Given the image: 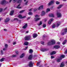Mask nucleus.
Masks as SVG:
<instances>
[{"label":"nucleus","instance_id":"1","mask_svg":"<svg viewBox=\"0 0 67 67\" xmlns=\"http://www.w3.org/2000/svg\"><path fill=\"white\" fill-rule=\"evenodd\" d=\"M67 32V28L63 29L61 32V34L62 35H64V34H66Z\"/></svg>","mask_w":67,"mask_h":67},{"label":"nucleus","instance_id":"2","mask_svg":"<svg viewBox=\"0 0 67 67\" xmlns=\"http://www.w3.org/2000/svg\"><path fill=\"white\" fill-rule=\"evenodd\" d=\"M55 44V41L54 40H52L49 41L47 43L48 45H54Z\"/></svg>","mask_w":67,"mask_h":67},{"label":"nucleus","instance_id":"3","mask_svg":"<svg viewBox=\"0 0 67 67\" xmlns=\"http://www.w3.org/2000/svg\"><path fill=\"white\" fill-rule=\"evenodd\" d=\"M31 36H26L25 37V39L26 41H28V40H31Z\"/></svg>","mask_w":67,"mask_h":67},{"label":"nucleus","instance_id":"4","mask_svg":"<svg viewBox=\"0 0 67 67\" xmlns=\"http://www.w3.org/2000/svg\"><path fill=\"white\" fill-rule=\"evenodd\" d=\"M57 15L58 18H60L62 17V14L60 12H57Z\"/></svg>","mask_w":67,"mask_h":67},{"label":"nucleus","instance_id":"5","mask_svg":"<svg viewBox=\"0 0 67 67\" xmlns=\"http://www.w3.org/2000/svg\"><path fill=\"white\" fill-rule=\"evenodd\" d=\"M18 18H20V19H23V18H26V16H22L21 15H19L18 16Z\"/></svg>","mask_w":67,"mask_h":67},{"label":"nucleus","instance_id":"6","mask_svg":"<svg viewBox=\"0 0 67 67\" xmlns=\"http://www.w3.org/2000/svg\"><path fill=\"white\" fill-rule=\"evenodd\" d=\"M54 1H51L49 3H48V5H52V4L54 3Z\"/></svg>","mask_w":67,"mask_h":67},{"label":"nucleus","instance_id":"7","mask_svg":"<svg viewBox=\"0 0 67 67\" xmlns=\"http://www.w3.org/2000/svg\"><path fill=\"white\" fill-rule=\"evenodd\" d=\"M60 25V22L59 21L56 24V27H58Z\"/></svg>","mask_w":67,"mask_h":67},{"label":"nucleus","instance_id":"8","mask_svg":"<svg viewBox=\"0 0 67 67\" xmlns=\"http://www.w3.org/2000/svg\"><path fill=\"white\" fill-rule=\"evenodd\" d=\"M32 57L33 55H30L28 58V59H29V60H32Z\"/></svg>","mask_w":67,"mask_h":67},{"label":"nucleus","instance_id":"9","mask_svg":"<svg viewBox=\"0 0 67 67\" xmlns=\"http://www.w3.org/2000/svg\"><path fill=\"white\" fill-rule=\"evenodd\" d=\"M6 2V1L5 0H3L1 1V4H2L3 5L4 3H5Z\"/></svg>","mask_w":67,"mask_h":67},{"label":"nucleus","instance_id":"10","mask_svg":"<svg viewBox=\"0 0 67 67\" xmlns=\"http://www.w3.org/2000/svg\"><path fill=\"white\" fill-rule=\"evenodd\" d=\"M10 18H7L5 20L4 22L5 23L8 22L10 21Z\"/></svg>","mask_w":67,"mask_h":67},{"label":"nucleus","instance_id":"11","mask_svg":"<svg viewBox=\"0 0 67 67\" xmlns=\"http://www.w3.org/2000/svg\"><path fill=\"white\" fill-rule=\"evenodd\" d=\"M29 66L30 67H33V64H32V62H30L29 63Z\"/></svg>","mask_w":67,"mask_h":67},{"label":"nucleus","instance_id":"12","mask_svg":"<svg viewBox=\"0 0 67 67\" xmlns=\"http://www.w3.org/2000/svg\"><path fill=\"white\" fill-rule=\"evenodd\" d=\"M64 66H65V63L64 62H63L61 63L60 67H63Z\"/></svg>","mask_w":67,"mask_h":67},{"label":"nucleus","instance_id":"13","mask_svg":"<svg viewBox=\"0 0 67 67\" xmlns=\"http://www.w3.org/2000/svg\"><path fill=\"white\" fill-rule=\"evenodd\" d=\"M25 25H24V26L23 27V29H25L27 27V24H25Z\"/></svg>","mask_w":67,"mask_h":67},{"label":"nucleus","instance_id":"14","mask_svg":"<svg viewBox=\"0 0 67 67\" xmlns=\"http://www.w3.org/2000/svg\"><path fill=\"white\" fill-rule=\"evenodd\" d=\"M41 50L42 52H44L46 51H47V49L43 48L41 49Z\"/></svg>","mask_w":67,"mask_h":67},{"label":"nucleus","instance_id":"15","mask_svg":"<svg viewBox=\"0 0 67 67\" xmlns=\"http://www.w3.org/2000/svg\"><path fill=\"white\" fill-rule=\"evenodd\" d=\"M54 48H57V49H58V48H59V47H60V46H54Z\"/></svg>","mask_w":67,"mask_h":67},{"label":"nucleus","instance_id":"16","mask_svg":"<svg viewBox=\"0 0 67 67\" xmlns=\"http://www.w3.org/2000/svg\"><path fill=\"white\" fill-rule=\"evenodd\" d=\"M43 9V5H42L39 7L38 9L40 10H41V9Z\"/></svg>","mask_w":67,"mask_h":67},{"label":"nucleus","instance_id":"17","mask_svg":"<svg viewBox=\"0 0 67 67\" xmlns=\"http://www.w3.org/2000/svg\"><path fill=\"white\" fill-rule=\"evenodd\" d=\"M56 53V52L55 51H53L52 52H51L50 54L51 55H54V54H55Z\"/></svg>","mask_w":67,"mask_h":67},{"label":"nucleus","instance_id":"18","mask_svg":"<svg viewBox=\"0 0 67 67\" xmlns=\"http://www.w3.org/2000/svg\"><path fill=\"white\" fill-rule=\"evenodd\" d=\"M40 20V18H37L36 17L35 18V21H38V20Z\"/></svg>","mask_w":67,"mask_h":67},{"label":"nucleus","instance_id":"19","mask_svg":"<svg viewBox=\"0 0 67 67\" xmlns=\"http://www.w3.org/2000/svg\"><path fill=\"white\" fill-rule=\"evenodd\" d=\"M25 56V54L23 53L20 56V58H23Z\"/></svg>","mask_w":67,"mask_h":67},{"label":"nucleus","instance_id":"20","mask_svg":"<svg viewBox=\"0 0 67 67\" xmlns=\"http://www.w3.org/2000/svg\"><path fill=\"white\" fill-rule=\"evenodd\" d=\"M14 13V10H13L11 11L10 12V15H12L13 14V13Z\"/></svg>","mask_w":67,"mask_h":67},{"label":"nucleus","instance_id":"21","mask_svg":"<svg viewBox=\"0 0 67 67\" xmlns=\"http://www.w3.org/2000/svg\"><path fill=\"white\" fill-rule=\"evenodd\" d=\"M49 16L50 17H54V15L53 14H49Z\"/></svg>","mask_w":67,"mask_h":67},{"label":"nucleus","instance_id":"22","mask_svg":"<svg viewBox=\"0 0 67 67\" xmlns=\"http://www.w3.org/2000/svg\"><path fill=\"white\" fill-rule=\"evenodd\" d=\"M37 36V35L36 34H34L33 35V37H34V38H36V37Z\"/></svg>","mask_w":67,"mask_h":67},{"label":"nucleus","instance_id":"23","mask_svg":"<svg viewBox=\"0 0 67 67\" xmlns=\"http://www.w3.org/2000/svg\"><path fill=\"white\" fill-rule=\"evenodd\" d=\"M62 6H63V5H60L57 7V9H60V8L62 7Z\"/></svg>","mask_w":67,"mask_h":67},{"label":"nucleus","instance_id":"24","mask_svg":"<svg viewBox=\"0 0 67 67\" xmlns=\"http://www.w3.org/2000/svg\"><path fill=\"white\" fill-rule=\"evenodd\" d=\"M24 44L25 45L27 46L28 45V44H29V42L26 41L24 43Z\"/></svg>","mask_w":67,"mask_h":67},{"label":"nucleus","instance_id":"25","mask_svg":"<svg viewBox=\"0 0 67 67\" xmlns=\"http://www.w3.org/2000/svg\"><path fill=\"white\" fill-rule=\"evenodd\" d=\"M22 1V0H18L17 2L18 3H21Z\"/></svg>","mask_w":67,"mask_h":67},{"label":"nucleus","instance_id":"26","mask_svg":"<svg viewBox=\"0 0 67 67\" xmlns=\"http://www.w3.org/2000/svg\"><path fill=\"white\" fill-rule=\"evenodd\" d=\"M62 60V58H60L57 59V62L59 63V62L60 61V60Z\"/></svg>","mask_w":67,"mask_h":67},{"label":"nucleus","instance_id":"27","mask_svg":"<svg viewBox=\"0 0 67 67\" xmlns=\"http://www.w3.org/2000/svg\"><path fill=\"white\" fill-rule=\"evenodd\" d=\"M14 21H21V20H19V19H18L17 18H14Z\"/></svg>","mask_w":67,"mask_h":67},{"label":"nucleus","instance_id":"28","mask_svg":"<svg viewBox=\"0 0 67 67\" xmlns=\"http://www.w3.org/2000/svg\"><path fill=\"white\" fill-rule=\"evenodd\" d=\"M66 42H67V40H65L64 42H63V45H65Z\"/></svg>","mask_w":67,"mask_h":67},{"label":"nucleus","instance_id":"29","mask_svg":"<svg viewBox=\"0 0 67 67\" xmlns=\"http://www.w3.org/2000/svg\"><path fill=\"white\" fill-rule=\"evenodd\" d=\"M33 50H32L31 49H30L29 50V53L30 54H32V53H33Z\"/></svg>","mask_w":67,"mask_h":67},{"label":"nucleus","instance_id":"30","mask_svg":"<svg viewBox=\"0 0 67 67\" xmlns=\"http://www.w3.org/2000/svg\"><path fill=\"white\" fill-rule=\"evenodd\" d=\"M41 14L42 15H44L45 14V12L44 11H42V12Z\"/></svg>","mask_w":67,"mask_h":67},{"label":"nucleus","instance_id":"31","mask_svg":"<svg viewBox=\"0 0 67 67\" xmlns=\"http://www.w3.org/2000/svg\"><path fill=\"white\" fill-rule=\"evenodd\" d=\"M20 5H21L20 4L18 5V6H17L16 8H18V9H20V8H21V7H20Z\"/></svg>","mask_w":67,"mask_h":67},{"label":"nucleus","instance_id":"32","mask_svg":"<svg viewBox=\"0 0 67 67\" xmlns=\"http://www.w3.org/2000/svg\"><path fill=\"white\" fill-rule=\"evenodd\" d=\"M61 58H65V55H61L60 56Z\"/></svg>","mask_w":67,"mask_h":67},{"label":"nucleus","instance_id":"33","mask_svg":"<svg viewBox=\"0 0 67 67\" xmlns=\"http://www.w3.org/2000/svg\"><path fill=\"white\" fill-rule=\"evenodd\" d=\"M4 58H2L0 60V62H3V61H4Z\"/></svg>","mask_w":67,"mask_h":67},{"label":"nucleus","instance_id":"34","mask_svg":"<svg viewBox=\"0 0 67 67\" xmlns=\"http://www.w3.org/2000/svg\"><path fill=\"white\" fill-rule=\"evenodd\" d=\"M28 14L29 15H32L33 14V13L31 12H30Z\"/></svg>","mask_w":67,"mask_h":67},{"label":"nucleus","instance_id":"35","mask_svg":"<svg viewBox=\"0 0 67 67\" xmlns=\"http://www.w3.org/2000/svg\"><path fill=\"white\" fill-rule=\"evenodd\" d=\"M48 11H50V9H49V8H47V12H48Z\"/></svg>","mask_w":67,"mask_h":67},{"label":"nucleus","instance_id":"36","mask_svg":"<svg viewBox=\"0 0 67 67\" xmlns=\"http://www.w3.org/2000/svg\"><path fill=\"white\" fill-rule=\"evenodd\" d=\"M43 28H45V27H46V24H44L42 26Z\"/></svg>","mask_w":67,"mask_h":67},{"label":"nucleus","instance_id":"37","mask_svg":"<svg viewBox=\"0 0 67 67\" xmlns=\"http://www.w3.org/2000/svg\"><path fill=\"white\" fill-rule=\"evenodd\" d=\"M42 22L41 21H40V23L38 24V25L40 26V25H42Z\"/></svg>","mask_w":67,"mask_h":67},{"label":"nucleus","instance_id":"38","mask_svg":"<svg viewBox=\"0 0 67 67\" xmlns=\"http://www.w3.org/2000/svg\"><path fill=\"white\" fill-rule=\"evenodd\" d=\"M55 27V24H53L52 26V28H54Z\"/></svg>","mask_w":67,"mask_h":67},{"label":"nucleus","instance_id":"39","mask_svg":"<svg viewBox=\"0 0 67 67\" xmlns=\"http://www.w3.org/2000/svg\"><path fill=\"white\" fill-rule=\"evenodd\" d=\"M41 43L42 45H44V42L43 41H41Z\"/></svg>","mask_w":67,"mask_h":67},{"label":"nucleus","instance_id":"40","mask_svg":"<svg viewBox=\"0 0 67 67\" xmlns=\"http://www.w3.org/2000/svg\"><path fill=\"white\" fill-rule=\"evenodd\" d=\"M25 11V10H21L20 12L19 13H23V12H24V11Z\"/></svg>","mask_w":67,"mask_h":67},{"label":"nucleus","instance_id":"41","mask_svg":"<svg viewBox=\"0 0 67 67\" xmlns=\"http://www.w3.org/2000/svg\"><path fill=\"white\" fill-rule=\"evenodd\" d=\"M17 1V0H13V2L14 3H15V2H16Z\"/></svg>","mask_w":67,"mask_h":67},{"label":"nucleus","instance_id":"42","mask_svg":"<svg viewBox=\"0 0 67 67\" xmlns=\"http://www.w3.org/2000/svg\"><path fill=\"white\" fill-rule=\"evenodd\" d=\"M3 11V9L2 8H0V12H2Z\"/></svg>","mask_w":67,"mask_h":67},{"label":"nucleus","instance_id":"43","mask_svg":"<svg viewBox=\"0 0 67 67\" xmlns=\"http://www.w3.org/2000/svg\"><path fill=\"white\" fill-rule=\"evenodd\" d=\"M27 48H28V47L27 46L24 49H23V50H25V51H26V49H27Z\"/></svg>","mask_w":67,"mask_h":67},{"label":"nucleus","instance_id":"44","mask_svg":"<svg viewBox=\"0 0 67 67\" xmlns=\"http://www.w3.org/2000/svg\"><path fill=\"white\" fill-rule=\"evenodd\" d=\"M5 48H7L8 47V44H5Z\"/></svg>","mask_w":67,"mask_h":67},{"label":"nucleus","instance_id":"45","mask_svg":"<svg viewBox=\"0 0 67 67\" xmlns=\"http://www.w3.org/2000/svg\"><path fill=\"white\" fill-rule=\"evenodd\" d=\"M59 3H60L58 2H56V4H59Z\"/></svg>","mask_w":67,"mask_h":67},{"label":"nucleus","instance_id":"46","mask_svg":"<svg viewBox=\"0 0 67 67\" xmlns=\"http://www.w3.org/2000/svg\"><path fill=\"white\" fill-rule=\"evenodd\" d=\"M51 22H52L49 20L48 22V24H51Z\"/></svg>","mask_w":67,"mask_h":67},{"label":"nucleus","instance_id":"47","mask_svg":"<svg viewBox=\"0 0 67 67\" xmlns=\"http://www.w3.org/2000/svg\"><path fill=\"white\" fill-rule=\"evenodd\" d=\"M40 62H38L37 64V66H39L40 65Z\"/></svg>","mask_w":67,"mask_h":67},{"label":"nucleus","instance_id":"48","mask_svg":"<svg viewBox=\"0 0 67 67\" xmlns=\"http://www.w3.org/2000/svg\"><path fill=\"white\" fill-rule=\"evenodd\" d=\"M16 55H13L12 56V57H16Z\"/></svg>","mask_w":67,"mask_h":67},{"label":"nucleus","instance_id":"49","mask_svg":"<svg viewBox=\"0 0 67 67\" xmlns=\"http://www.w3.org/2000/svg\"><path fill=\"white\" fill-rule=\"evenodd\" d=\"M53 20L54 19H51L50 20V21L51 22H52V21H53Z\"/></svg>","mask_w":67,"mask_h":67},{"label":"nucleus","instance_id":"50","mask_svg":"<svg viewBox=\"0 0 67 67\" xmlns=\"http://www.w3.org/2000/svg\"><path fill=\"white\" fill-rule=\"evenodd\" d=\"M64 54H66V53H67V49H66V51H65L64 52Z\"/></svg>","mask_w":67,"mask_h":67},{"label":"nucleus","instance_id":"51","mask_svg":"<svg viewBox=\"0 0 67 67\" xmlns=\"http://www.w3.org/2000/svg\"><path fill=\"white\" fill-rule=\"evenodd\" d=\"M1 54H3V51L1 50Z\"/></svg>","mask_w":67,"mask_h":67},{"label":"nucleus","instance_id":"52","mask_svg":"<svg viewBox=\"0 0 67 67\" xmlns=\"http://www.w3.org/2000/svg\"><path fill=\"white\" fill-rule=\"evenodd\" d=\"M28 3V1H27L25 3V5H27V3Z\"/></svg>","mask_w":67,"mask_h":67},{"label":"nucleus","instance_id":"53","mask_svg":"<svg viewBox=\"0 0 67 67\" xmlns=\"http://www.w3.org/2000/svg\"><path fill=\"white\" fill-rule=\"evenodd\" d=\"M36 10H37V9H36V8H35V9H34V11H36Z\"/></svg>","mask_w":67,"mask_h":67},{"label":"nucleus","instance_id":"54","mask_svg":"<svg viewBox=\"0 0 67 67\" xmlns=\"http://www.w3.org/2000/svg\"><path fill=\"white\" fill-rule=\"evenodd\" d=\"M39 15H35V17H39Z\"/></svg>","mask_w":67,"mask_h":67},{"label":"nucleus","instance_id":"55","mask_svg":"<svg viewBox=\"0 0 67 67\" xmlns=\"http://www.w3.org/2000/svg\"><path fill=\"white\" fill-rule=\"evenodd\" d=\"M54 58V57L53 56H51V58L52 59H53V58Z\"/></svg>","mask_w":67,"mask_h":67},{"label":"nucleus","instance_id":"56","mask_svg":"<svg viewBox=\"0 0 67 67\" xmlns=\"http://www.w3.org/2000/svg\"><path fill=\"white\" fill-rule=\"evenodd\" d=\"M16 54H19V52L18 51L16 52Z\"/></svg>","mask_w":67,"mask_h":67},{"label":"nucleus","instance_id":"57","mask_svg":"<svg viewBox=\"0 0 67 67\" xmlns=\"http://www.w3.org/2000/svg\"><path fill=\"white\" fill-rule=\"evenodd\" d=\"M13 45H15V44H16V42H14L13 43Z\"/></svg>","mask_w":67,"mask_h":67},{"label":"nucleus","instance_id":"58","mask_svg":"<svg viewBox=\"0 0 67 67\" xmlns=\"http://www.w3.org/2000/svg\"><path fill=\"white\" fill-rule=\"evenodd\" d=\"M30 18H31V17H28V18H27V20H29V19H30Z\"/></svg>","mask_w":67,"mask_h":67},{"label":"nucleus","instance_id":"59","mask_svg":"<svg viewBox=\"0 0 67 67\" xmlns=\"http://www.w3.org/2000/svg\"><path fill=\"white\" fill-rule=\"evenodd\" d=\"M32 8H31V9H30L29 10V12H30V11H32Z\"/></svg>","mask_w":67,"mask_h":67},{"label":"nucleus","instance_id":"60","mask_svg":"<svg viewBox=\"0 0 67 67\" xmlns=\"http://www.w3.org/2000/svg\"><path fill=\"white\" fill-rule=\"evenodd\" d=\"M7 9V7H6L5 8V9H4V10H6Z\"/></svg>","mask_w":67,"mask_h":67},{"label":"nucleus","instance_id":"61","mask_svg":"<svg viewBox=\"0 0 67 67\" xmlns=\"http://www.w3.org/2000/svg\"><path fill=\"white\" fill-rule=\"evenodd\" d=\"M26 33H29V31H26Z\"/></svg>","mask_w":67,"mask_h":67},{"label":"nucleus","instance_id":"62","mask_svg":"<svg viewBox=\"0 0 67 67\" xmlns=\"http://www.w3.org/2000/svg\"><path fill=\"white\" fill-rule=\"evenodd\" d=\"M65 64L66 65H67V61H66Z\"/></svg>","mask_w":67,"mask_h":67},{"label":"nucleus","instance_id":"63","mask_svg":"<svg viewBox=\"0 0 67 67\" xmlns=\"http://www.w3.org/2000/svg\"><path fill=\"white\" fill-rule=\"evenodd\" d=\"M57 44H60V42H57Z\"/></svg>","mask_w":67,"mask_h":67},{"label":"nucleus","instance_id":"64","mask_svg":"<svg viewBox=\"0 0 67 67\" xmlns=\"http://www.w3.org/2000/svg\"><path fill=\"white\" fill-rule=\"evenodd\" d=\"M12 0H10L9 2H11V1H12Z\"/></svg>","mask_w":67,"mask_h":67}]
</instances>
